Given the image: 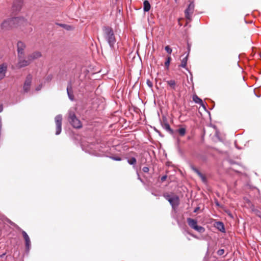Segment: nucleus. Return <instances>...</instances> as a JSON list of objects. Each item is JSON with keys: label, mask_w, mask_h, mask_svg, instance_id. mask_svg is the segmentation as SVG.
<instances>
[{"label": "nucleus", "mask_w": 261, "mask_h": 261, "mask_svg": "<svg viewBox=\"0 0 261 261\" xmlns=\"http://www.w3.org/2000/svg\"><path fill=\"white\" fill-rule=\"evenodd\" d=\"M102 31L104 39L109 44L110 48L114 49L116 40L113 29L109 26H104L102 28Z\"/></svg>", "instance_id": "1"}, {"label": "nucleus", "mask_w": 261, "mask_h": 261, "mask_svg": "<svg viewBox=\"0 0 261 261\" xmlns=\"http://www.w3.org/2000/svg\"><path fill=\"white\" fill-rule=\"evenodd\" d=\"M68 121L71 125L76 128H80L82 127V123L80 120L75 115V110L70 109L68 111Z\"/></svg>", "instance_id": "2"}, {"label": "nucleus", "mask_w": 261, "mask_h": 261, "mask_svg": "<svg viewBox=\"0 0 261 261\" xmlns=\"http://www.w3.org/2000/svg\"><path fill=\"white\" fill-rule=\"evenodd\" d=\"M19 20L24 21L23 17H14L5 20L1 24V29L4 30H9L12 27H14V25L15 22Z\"/></svg>", "instance_id": "3"}, {"label": "nucleus", "mask_w": 261, "mask_h": 261, "mask_svg": "<svg viewBox=\"0 0 261 261\" xmlns=\"http://www.w3.org/2000/svg\"><path fill=\"white\" fill-rule=\"evenodd\" d=\"M187 223L189 226L192 229L199 233H203L205 231V228L201 226L197 225V221L191 218H187Z\"/></svg>", "instance_id": "4"}, {"label": "nucleus", "mask_w": 261, "mask_h": 261, "mask_svg": "<svg viewBox=\"0 0 261 261\" xmlns=\"http://www.w3.org/2000/svg\"><path fill=\"white\" fill-rule=\"evenodd\" d=\"M31 63V60L29 58L28 56H25V55L23 54V55L18 56V63L17 66L19 68L27 66Z\"/></svg>", "instance_id": "5"}, {"label": "nucleus", "mask_w": 261, "mask_h": 261, "mask_svg": "<svg viewBox=\"0 0 261 261\" xmlns=\"http://www.w3.org/2000/svg\"><path fill=\"white\" fill-rule=\"evenodd\" d=\"M164 197L167 200H168L170 204L172 205L173 209H175L178 206L179 204V197L174 195L165 194Z\"/></svg>", "instance_id": "6"}, {"label": "nucleus", "mask_w": 261, "mask_h": 261, "mask_svg": "<svg viewBox=\"0 0 261 261\" xmlns=\"http://www.w3.org/2000/svg\"><path fill=\"white\" fill-rule=\"evenodd\" d=\"M194 8L195 5L194 3L191 2L185 11V17L189 21H191L192 20V16L194 12Z\"/></svg>", "instance_id": "7"}, {"label": "nucleus", "mask_w": 261, "mask_h": 261, "mask_svg": "<svg viewBox=\"0 0 261 261\" xmlns=\"http://www.w3.org/2000/svg\"><path fill=\"white\" fill-rule=\"evenodd\" d=\"M55 121L56 125V135H59L62 130V116L61 115H58L55 118Z\"/></svg>", "instance_id": "8"}, {"label": "nucleus", "mask_w": 261, "mask_h": 261, "mask_svg": "<svg viewBox=\"0 0 261 261\" xmlns=\"http://www.w3.org/2000/svg\"><path fill=\"white\" fill-rule=\"evenodd\" d=\"M22 234L25 241V251L28 253L31 248V240L29 236L25 231L22 230Z\"/></svg>", "instance_id": "9"}, {"label": "nucleus", "mask_w": 261, "mask_h": 261, "mask_svg": "<svg viewBox=\"0 0 261 261\" xmlns=\"http://www.w3.org/2000/svg\"><path fill=\"white\" fill-rule=\"evenodd\" d=\"M32 76L31 74L28 75L23 85V91L25 92H28L29 91L32 83Z\"/></svg>", "instance_id": "10"}, {"label": "nucleus", "mask_w": 261, "mask_h": 261, "mask_svg": "<svg viewBox=\"0 0 261 261\" xmlns=\"http://www.w3.org/2000/svg\"><path fill=\"white\" fill-rule=\"evenodd\" d=\"M17 46L18 56L24 54V49L25 48V44L22 41H20L17 42Z\"/></svg>", "instance_id": "11"}, {"label": "nucleus", "mask_w": 261, "mask_h": 261, "mask_svg": "<svg viewBox=\"0 0 261 261\" xmlns=\"http://www.w3.org/2000/svg\"><path fill=\"white\" fill-rule=\"evenodd\" d=\"M28 56H29V58H30V60H31V62L32 63L34 60L40 58L42 55L40 51H36L29 54Z\"/></svg>", "instance_id": "12"}, {"label": "nucleus", "mask_w": 261, "mask_h": 261, "mask_svg": "<svg viewBox=\"0 0 261 261\" xmlns=\"http://www.w3.org/2000/svg\"><path fill=\"white\" fill-rule=\"evenodd\" d=\"M7 70V65L6 63L0 65V81L5 76Z\"/></svg>", "instance_id": "13"}, {"label": "nucleus", "mask_w": 261, "mask_h": 261, "mask_svg": "<svg viewBox=\"0 0 261 261\" xmlns=\"http://www.w3.org/2000/svg\"><path fill=\"white\" fill-rule=\"evenodd\" d=\"M215 227L219 231L224 232L225 228L223 223L220 221H217L214 224Z\"/></svg>", "instance_id": "14"}, {"label": "nucleus", "mask_w": 261, "mask_h": 261, "mask_svg": "<svg viewBox=\"0 0 261 261\" xmlns=\"http://www.w3.org/2000/svg\"><path fill=\"white\" fill-rule=\"evenodd\" d=\"M67 94H68L69 98L71 101H73L74 99V96L73 95V92L72 90L71 84H69L67 87Z\"/></svg>", "instance_id": "15"}, {"label": "nucleus", "mask_w": 261, "mask_h": 261, "mask_svg": "<svg viewBox=\"0 0 261 261\" xmlns=\"http://www.w3.org/2000/svg\"><path fill=\"white\" fill-rule=\"evenodd\" d=\"M193 100L195 103H198V104L200 105L201 106H202L203 107L205 108L202 100L201 99H200L196 95H193Z\"/></svg>", "instance_id": "16"}, {"label": "nucleus", "mask_w": 261, "mask_h": 261, "mask_svg": "<svg viewBox=\"0 0 261 261\" xmlns=\"http://www.w3.org/2000/svg\"><path fill=\"white\" fill-rule=\"evenodd\" d=\"M163 128L166 130L168 132H169V134H170L171 135H173L174 134V132L173 131V130H172L169 124L168 123H165L163 125Z\"/></svg>", "instance_id": "17"}, {"label": "nucleus", "mask_w": 261, "mask_h": 261, "mask_svg": "<svg viewBox=\"0 0 261 261\" xmlns=\"http://www.w3.org/2000/svg\"><path fill=\"white\" fill-rule=\"evenodd\" d=\"M150 9V5L149 2L147 0L143 2V10L144 12H148Z\"/></svg>", "instance_id": "18"}, {"label": "nucleus", "mask_w": 261, "mask_h": 261, "mask_svg": "<svg viewBox=\"0 0 261 261\" xmlns=\"http://www.w3.org/2000/svg\"><path fill=\"white\" fill-rule=\"evenodd\" d=\"M24 21H22L21 20H19L18 21H16L15 23V24L14 25V27H18V26H21V25H25L27 24L28 22L27 20L24 18Z\"/></svg>", "instance_id": "19"}, {"label": "nucleus", "mask_w": 261, "mask_h": 261, "mask_svg": "<svg viewBox=\"0 0 261 261\" xmlns=\"http://www.w3.org/2000/svg\"><path fill=\"white\" fill-rule=\"evenodd\" d=\"M189 54L181 60L180 66L182 68H186Z\"/></svg>", "instance_id": "20"}, {"label": "nucleus", "mask_w": 261, "mask_h": 261, "mask_svg": "<svg viewBox=\"0 0 261 261\" xmlns=\"http://www.w3.org/2000/svg\"><path fill=\"white\" fill-rule=\"evenodd\" d=\"M17 3V2H14L13 6L14 10L16 11L19 10L21 6V2L20 1L18 4Z\"/></svg>", "instance_id": "21"}, {"label": "nucleus", "mask_w": 261, "mask_h": 261, "mask_svg": "<svg viewBox=\"0 0 261 261\" xmlns=\"http://www.w3.org/2000/svg\"><path fill=\"white\" fill-rule=\"evenodd\" d=\"M180 136H184L186 134V129L185 128H180L176 130Z\"/></svg>", "instance_id": "22"}, {"label": "nucleus", "mask_w": 261, "mask_h": 261, "mask_svg": "<svg viewBox=\"0 0 261 261\" xmlns=\"http://www.w3.org/2000/svg\"><path fill=\"white\" fill-rule=\"evenodd\" d=\"M167 83L169 86L172 87L173 89H175V82L174 80H170L167 81Z\"/></svg>", "instance_id": "23"}, {"label": "nucleus", "mask_w": 261, "mask_h": 261, "mask_svg": "<svg viewBox=\"0 0 261 261\" xmlns=\"http://www.w3.org/2000/svg\"><path fill=\"white\" fill-rule=\"evenodd\" d=\"M136 159L134 157H132L127 160L128 163L132 165H134L136 163Z\"/></svg>", "instance_id": "24"}, {"label": "nucleus", "mask_w": 261, "mask_h": 261, "mask_svg": "<svg viewBox=\"0 0 261 261\" xmlns=\"http://www.w3.org/2000/svg\"><path fill=\"white\" fill-rule=\"evenodd\" d=\"M191 168L198 176H201V173L197 168L194 166H191Z\"/></svg>", "instance_id": "25"}, {"label": "nucleus", "mask_w": 261, "mask_h": 261, "mask_svg": "<svg viewBox=\"0 0 261 261\" xmlns=\"http://www.w3.org/2000/svg\"><path fill=\"white\" fill-rule=\"evenodd\" d=\"M171 60V58L170 57H169L167 58L165 63V66L168 68L169 66V64H170V61Z\"/></svg>", "instance_id": "26"}, {"label": "nucleus", "mask_w": 261, "mask_h": 261, "mask_svg": "<svg viewBox=\"0 0 261 261\" xmlns=\"http://www.w3.org/2000/svg\"><path fill=\"white\" fill-rule=\"evenodd\" d=\"M165 50L169 54H171L172 53V49L169 46L167 45L165 46Z\"/></svg>", "instance_id": "27"}, {"label": "nucleus", "mask_w": 261, "mask_h": 261, "mask_svg": "<svg viewBox=\"0 0 261 261\" xmlns=\"http://www.w3.org/2000/svg\"><path fill=\"white\" fill-rule=\"evenodd\" d=\"M224 253V249H219V250L217 251V254H218L219 255H223Z\"/></svg>", "instance_id": "28"}, {"label": "nucleus", "mask_w": 261, "mask_h": 261, "mask_svg": "<svg viewBox=\"0 0 261 261\" xmlns=\"http://www.w3.org/2000/svg\"><path fill=\"white\" fill-rule=\"evenodd\" d=\"M61 26L64 27L66 29L69 30L71 29V27L70 25H66V24H61Z\"/></svg>", "instance_id": "29"}, {"label": "nucleus", "mask_w": 261, "mask_h": 261, "mask_svg": "<svg viewBox=\"0 0 261 261\" xmlns=\"http://www.w3.org/2000/svg\"><path fill=\"white\" fill-rule=\"evenodd\" d=\"M111 158L115 161H120L121 160V158L119 156H112Z\"/></svg>", "instance_id": "30"}, {"label": "nucleus", "mask_w": 261, "mask_h": 261, "mask_svg": "<svg viewBox=\"0 0 261 261\" xmlns=\"http://www.w3.org/2000/svg\"><path fill=\"white\" fill-rule=\"evenodd\" d=\"M203 182H205L206 181V177L201 173V176H199Z\"/></svg>", "instance_id": "31"}, {"label": "nucleus", "mask_w": 261, "mask_h": 261, "mask_svg": "<svg viewBox=\"0 0 261 261\" xmlns=\"http://www.w3.org/2000/svg\"><path fill=\"white\" fill-rule=\"evenodd\" d=\"M149 168L147 167H144L142 168V171L145 173H147L149 171Z\"/></svg>", "instance_id": "32"}, {"label": "nucleus", "mask_w": 261, "mask_h": 261, "mask_svg": "<svg viewBox=\"0 0 261 261\" xmlns=\"http://www.w3.org/2000/svg\"><path fill=\"white\" fill-rule=\"evenodd\" d=\"M167 177V175H164V176H162V177H161V181L162 182H163L164 181H165V180L166 179Z\"/></svg>", "instance_id": "33"}, {"label": "nucleus", "mask_w": 261, "mask_h": 261, "mask_svg": "<svg viewBox=\"0 0 261 261\" xmlns=\"http://www.w3.org/2000/svg\"><path fill=\"white\" fill-rule=\"evenodd\" d=\"M147 84L148 86L149 87H152V83H151L150 81L148 80V81H147Z\"/></svg>", "instance_id": "34"}, {"label": "nucleus", "mask_w": 261, "mask_h": 261, "mask_svg": "<svg viewBox=\"0 0 261 261\" xmlns=\"http://www.w3.org/2000/svg\"><path fill=\"white\" fill-rule=\"evenodd\" d=\"M42 87V86L41 85H39L38 87H37L36 89V91H39L41 89Z\"/></svg>", "instance_id": "35"}, {"label": "nucleus", "mask_w": 261, "mask_h": 261, "mask_svg": "<svg viewBox=\"0 0 261 261\" xmlns=\"http://www.w3.org/2000/svg\"><path fill=\"white\" fill-rule=\"evenodd\" d=\"M137 173V175H138V179L139 180H140L141 182H142L143 181H142V179L140 178L139 173L138 172Z\"/></svg>", "instance_id": "36"}, {"label": "nucleus", "mask_w": 261, "mask_h": 261, "mask_svg": "<svg viewBox=\"0 0 261 261\" xmlns=\"http://www.w3.org/2000/svg\"><path fill=\"white\" fill-rule=\"evenodd\" d=\"M199 210V207H197L195 208L194 211V213H196L198 210Z\"/></svg>", "instance_id": "37"}, {"label": "nucleus", "mask_w": 261, "mask_h": 261, "mask_svg": "<svg viewBox=\"0 0 261 261\" xmlns=\"http://www.w3.org/2000/svg\"><path fill=\"white\" fill-rule=\"evenodd\" d=\"M3 108L2 105H0V113L3 111Z\"/></svg>", "instance_id": "38"}, {"label": "nucleus", "mask_w": 261, "mask_h": 261, "mask_svg": "<svg viewBox=\"0 0 261 261\" xmlns=\"http://www.w3.org/2000/svg\"><path fill=\"white\" fill-rule=\"evenodd\" d=\"M190 234H191L193 237H194V238H196V239H198V237H197L196 236H195V235H194V234H191V233H190Z\"/></svg>", "instance_id": "39"}, {"label": "nucleus", "mask_w": 261, "mask_h": 261, "mask_svg": "<svg viewBox=\"0 0 261 261\" xmlns=\"http://www.w3.org/2000/svg\"><path fill=\"white\" fill-rule=\"evenodd\" d=\"M5 255V253H3V254H2V255H1V257H3Z\"/></svg>", "instance_id": "40"}, {"label": "nucleus", "mask_w": 261, "mask_h": 261, "mask_svg": "<svg viewBox=\"0 0 261 261\" xmlns=\"http://www.w3.org/2000/svg\"><path fill=\"white\" fill-rule=\"evenodd\" d=\"M188 49H189V50H190V46L189 45H188Z\"/></svg>", "instance_id": "41"}, {"label": "nucleus", "mask_w": 261, "mask_h": 261, "mask_svg": "<svg viewBox=\"0 0 261 261\" xmlns=\"http://www.w3.org/2000/svg\"><path fill=\"white\" fill-rule=\"evenodd\" d=\"M48 80L51 79V77H49V76H48Z\"/></svg>", "instance_id": "42"}]
</instances>
